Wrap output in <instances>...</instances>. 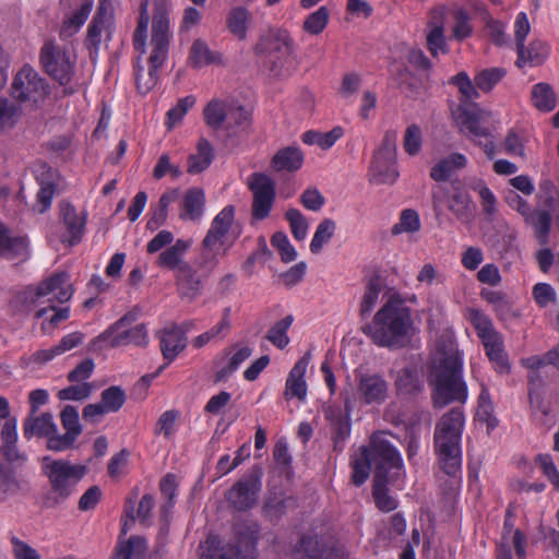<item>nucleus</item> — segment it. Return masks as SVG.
I'll return each mask as SVG.
<instances>
[{
  "label": "nucleus",
  "mask_w": 559,
  "mask_h": 559,
  "mask_svg": "<svg viewBox=\"0 0 559 559\" xmlns=\"http://www.w3.org/2000/svg\"><path fill=\"white\" fill-rule=\"evenodd\" d=\"M126 401V392L118 385H111L105 389L100 394V402L108 413L118 412Z\"/></svg>",
  "instance_id": "bf43d9fd"
},
{
  "label": "nucleus",
  "mask_w": 559,
  "mask_h": 559,
  "mask_svg": "<svg viewBox=\"0 0 559 559\" xmlns=\"http://www.w3.org/2000/svg\"><path fill=\"white\" fill-rule=\"evenodd\" d=\"M111 33H112L111 25H108L105 23H99V22L92 20V23L88 25V28H87V36H86V40H85V44L91 51V55L97 53L100 43H102V35L105 34L106 39L109 40L111 37Z\"/></svg>",
  "instance_id": "5fc2aeb1"
},
{
  "label": "nucleus",
  "mask_w": 559,
  "mask_h": 559,
  "mask_svg": "<svg viewBox=\"0 0 559 559\" xmlns=\"http://www.w3.org/2000/svg\"><path fill=\"white\" fill-rule=\"evenodd\" d=\"M308 367V358L304 356L300 358L288 373L286 379L284 397L286 400L298 399L304 401L307 396V384L305 381V373Z\"/></svg>",
  "instance_id": "393cba45"
},
{
  "label": "nucleus",
  "mask_w": 559,
  "mask_h": 559,
  "mask_svg": "<svg viewBox=\"0 0 559 559\" xmlns=\"http://www.w3.org/2000/svg\"><path fill=\"white\" fill-rule=\"evenodd\" d=\"M179 190L171 189L162 194L157 207L153 211L151 218L146 223L150 230L158 229L167 219L168 206L179 199Z\"/></svg>",
  "instance_id": "58836bf2"
},
{
  "label": "nucleus",
  "mask_w": 559,
  "mask_h": 559,
  "mask_svg": "<svg viewBox=\"0 0 559 559\" xmlns=\"http://www.w3.org/2000/svg\"><path fill=\"white\" fill-rule=\"evenodd\" d=\"M60 419L66 432L58 433L47 441L49 451L61 452L72 450L78 437L82 433V426L79 419V412L75 406L67 405L61 411Z\"/></svg>",
  "instance_id": "2eb2a0df"
},
{
  "label": "nucleus",
  "mask_w": 559,
  "mask_h": 559,
  "mask_svg": "<svg viewBox=\"0 0 559 559\" xmlns=\"http://www.w3.org/2000/svg\"><path fill=\"white\" fill-rule=\"evenodd\" d=\"M147 545L146 540L138 535L123 540L119 537L110 559H139L144 556Z\"/></svg>",
  "instance_id": "72a5a7b5"
},
{
  "label": "nucleus",
  "mask_w": 559,
  "mask_h": 559,
  "mask_svg": "<svg viewBox=\"0 0 559 559\" xmlns=\"http://www.w3.org/2000/svg\"><path fill=\"white\" fill-rule=\"evenodd\" d=\"M187 338L185 330L179 325H171L160 331L159 347L166 366L174 361L176 357L186 348Z\"/></svg>",
  "instance_id": "412c9836"
},
{
  "label": "nucleus",
  "mask_w": 559,
  "mask_h": 559,
  "mask_svg": "<svg viewBox=\"0 0 559 559\" xmlns=\"http://www.w3.org/2000/svg\"><path fill=\"white\" fill-rule=\"evenodd\" d=\"M329 20V9L326 7H320L305 19L302 29L310 35H319L326 27Z\"/></svg>",
  "instance_id": "13d9d810"
},
{
  "label": "nucleus",
  "mask_w": 559,
  "mask_h": 559,
  "mask_svg": "<svg viewBox=\"0 0 559 559\" xmlns=\"http://www.w3.org/2000/svg\"><path fill=\"white\" fill-rule=\"evenodd\" d=\"M294 321V317L288 314L282 320L275 322L272 325L267 333L265 334V338L271 342L275 347L283 349L289 344V337L287 335V331L290 328Z\"/></svg>",
  "instance_id": "3c124183"
},
{
  "label": "nucleus",
  "mask_w": 559,
  "mask_h": 559,
  "mask_svg": "<svg viewBox=\"0 0 559 559\" xmlns=\"http://www.w3.org/2000/svg\"><path fill=\"white\" fill-rule=\"evenodd\" d=\"M429 383L433 386V404L443 407L451 402L464 403L467 386L462 379V360L453 344L441 348L431 364Z\"/></svg>",
  "instance_id": "f257e3e1"
},
{
  "label": "nucleus",
  "mask_w": 559,
  "mask_h": 559,
  "mask_svg": "<svg viewBox=\"0 0 559 559\" xmlns=\"http://www.w3.org/2000/svg\"><path fill=\"white\" fill-rule=\"evenodd\" d=\"M483 299L492 305L498 317L502 321H510L519 318L520 313L512 309L507 295L500 290L483 289L480 293Z\"/></svg>",
  "instance_id": "f704fd0d"
},
{
  "label": "nucleus",
  "mask_w": 559,
  "mask_h": 559,
  "mask_svg": "<svg viewBox=\"0 0 559 559\" xmlns=\"http://www.w3.org/2000/svg\"><path fill=\"white\" fill-rule=\"evenodd\" d=\"M396 131L388 130L384 133L368 169L369 183L391 186L397 180L400 174L396 166Z\"/></svg>",
  "instance_id": "39448f33"
},
{
  "label": "nucleus",
  "mask_w": 559,
  "mask_h": 559,
  "mask_svg": "<svg viewBox=\"0 0 559 559\" xmlns=\"http://www.w3.org/2000/svg\"><path fill=\"white\" fill-rule=\"evenodd\" d=\"M400 440L388 431H376L371 435L369 444L360 448V454H400L396 445Z\"/></svg>",
  "instance_id": "c756f323"
},
{
  "label": "nucleus",
  "mask_w": 559,
  "mask_h": 559,
  "mask_svg": "<svg viewBox=\"0 0 559 559\" xmlns=\"http://www.w3.org/2000/svg\"><path fill=\"white\" fill-rule=\"evenodd\" d=\"M23 436L31 439L33 436L45 437L47 441L53 436H58V427L53 423V417L50 413H43L35 415L31 413L23 423Z\"/></svg>",
  "instance_id": "5701e85b"
},
{
  "label": "nucleus",
  "mask_w": 559,
  "mask_h": 559,
  "mask_svg": "<svg viewBox=\"0 0 559 559\" xmlns=\"http://www.w3.org/2000/svg\"><path fill=\"white\" fill-rule=\"evenodd\" d=\"M48 85L33 68L25 66L15 75L12 83V96L19 102L37 103L45 98Z\"/></svg>",
  "instance_id": "4468645a"
},
{
  "label": "nucleus",
  "mask_w": 559,
  "mask_h": 559,
  "mask_svg": "<svg viewBox=\"0 0 559 559\" xmlns=\"http://www.w3.org/2000/svg\"><path fill=\"white\" fill-rule=\"evenodd\" d=\"M133 344L145 346L147 344V330L145 324H138L132 329L118 332L110 341L111 347H119Z\"/></svg>",
  "instance_id": "79ce46f5"
},
{
  "label": "nucleus",
  "mask_w": 559,
  "mask_h": 559,
  "mask_svg": "<svg viewBox=\"0 0 559 559\" xmlns=\"http://www.w3.org/2000/svg\"><path fill=\"white\" fill-rule=\"evenodd\" d=\"M26 255V239L24 237H12L9 229L0 225V258L14 259Z\"/></svg>",
  "instance_id": "473e14b6"
},
{
  "label": "nucleus",
  "mask_w": 559,
  "mask_h": 559,
  "mask_svg": "<svg viewBox=\"0 0 559 559\" xmlns=\"http://www.w3.org/2000/svg\"><path fill=\"white\" fill-rule=\"evenodd\" d=\"M230 246L226 237L206 233L200 248L199 267L209 274L213 272L219 259L227 254Z\"/></svg>",
  "instance_id": "dca6fc26"
},
{
  "label": "nucleus",
  "mask_w": 559,
  "mask_h": 559,
  "mask_svg": "<svg viewBox=\"0 0 559 559\" xmlns=\"http://www.w3.org/2000/svg\"><path fill=\"white\" fill-rule=\"evenodd\" d=\"M248 17V10L241 7L231 10L228 15V28L234 35H236L240 39H243L246 37Z\"/></svg>",
  "instance_id": "e2e57ef3"
},
{
  "label": "nucleus",
  "mask_w": 559,
  "mask_h": 559,
  "mask_svg": "<svg viewBox=\"0 0 559 559\" xmlns=\"http://www.w3.org/2000/svg\"><path fill=\"white\" fill-rule=\"evenodd\" d=\"M420 221L416 211L412 209L404 210L401 213L400 222L392 228V234L414 233L419 230Z\"/></svg>",
  "instance_id": "774afa93"
},
{
  "label": "nucleus",
  "mask_w": 559,
  "mask_h": 559,
  "mask_svg": "<svg viewBox=\"0 0 559 559\" xmlns=\"http://www.w3.org/2000/svg\"><path fill=\"white\" fill-rule=\"evenodd\" d=\"M294 559H349L341 543L318 535H305L293 551Z\"/></svg>",
  "instance_id": "9d476101"
},
{
  "label": "nucleus",
  "mask_w": 559,
  "mask_h": 559,
  "mask_svg": "<svg viewBox=\"0 0 559 559\" xmlns=\"http://www.w3.org/2000/svg\"><path fill=\"white\" fill-rule=\"evenodd\" d=\"M448 209L462 223L467 224L474 217L475 205L465 190H453L448 198Z\"/></svg>",
  "instance_id": "cd10ccee"
},
{
  "label": "nucleus",
  "mask_w": 559,
  "mask_h": 559,
  "mask_svg": "<svg viewBox=\"0 0 559 559\" xmlns=\"http://www.w3.org/2000/svg\"><path fill=\"white\" fill-rule=\"evenodd\" d=\"M507 74L504 68H488L479 71L475 78V85L478 90L488 93L496 84H498Z\"/></svg>",
  "instance_id": "6e6d98bb"
},
{
  "label": "nucleus",
  "mask_w": 559,
  "mask_h": 559,
  "mask_svg": "<svg viewBox=\"0 0 559 559\" xmlns=\"http://www.w3.org/2000/svg\"><path fill=\"white\" fill-rule=\"evenodd\" d=\"M0 454H17V419L4 420L0 430Z\"/></svg>",
  "instance_id": "a18cd8bd"
},
{
  "label": "nucleus",
  "mask_w": 559,
  "mask_h": 559,
  "mask_svg": "<svg viewBox=\"0 0 559 559\" xmlns=\"http://www.w3.org/2000/svg\"><path fill=\"white\" fill-rule=\"evenodd\" d=\"M154 59V52H151L147 60V66L140 64V59L134 67L135 84L139 93L145 95L151 92L157 84L159 74L158 70L162 68L166 60V56H156Z\"/></svg>",
  "instance_id": "aec40b11"
},
{
  "label": "nucleus",
  "mask_w": 559,
  "mask_h": 559,
  "mask_svg": "<svg viewBox=\"0 0 559 559\" xmlns=\"http://www.w3.org/2000/svg\"><path fill=\"white\" fill-rule=\"evenodd\" d=\"M304 163V154L297 146L281 148L273 156L271 165L276 171H296Z\"/></svg>",
  "instance_id": "7c9ffc66"
},
{
  "label": "nucleus",
  "mask_w": 559,
  "mask_h": 559,
  "mask_svg": "<svg viewBox=\"0 0 559 559\" xmlns=\"http://www.w3.org/2000/svg\"><path fill=\"white\" fill-rule=\"evenodd\" d=\"M393 81L405 97L417 99L420 96V86L407 67L397 68L393 74Z\"/></svg>",
  "instance_id": "37998d69"
},
{
  "label": "nucleus",
  "mask_w": 559,
  "mask_h": 559,
  "mask_svg": "<svg viewBox=\"0 0 559 559\" xmlns=\"http://www.w3.org/2000/svg\"><path fill=\"white\" fill-rule=\"evenodd\" d=\"M252 354L250 347L239 348L228 360L227 365L216 371L214 382L219 383L227 381L229 377L239 368V366L247 360Z\"/></svg>",
  "instance_id": "603ef678"
},
{
  "label": "nucleus",
  "mask_w": 559,
  "mask_h": 559,
  "mask_svg": "<svg viewBox=\"0 0 559 559\" xmlns=\"http://www.w3.org/2000/svg\"><path fill=\"white\" fill-rule=\"evenodd\" d=\"M214 157L212 144L205 138H201L197 144V153L188 157L187 171L192 175L204 171L212 164Z\"/></svg>",
  "instance_id": "2f4dec72"
},
{
  "label": "nucleus",
  "mask_w": 559,
  "mask_h": 559,
  "mask_svg": "<svg viewBox=\"0 0 559 559\" xmlns=\"http://www.w3.org/2000/svg\"><path fill=\"white\" fill-rule=\"evenodd\" d=\"M219 61V55L212 51L207 44L198 38L190 48L189 62L193 68H202Z\"/></svg>",
  "instance_id": "a19ab883"
},
{
  "label": "nucleus",
  "mask_w": 559,
  "mask_h": 559,
  "mask_svg": "<svg viewBox=\"0 0 559 559\" xmlns=\"http://www.w3.org/2000/svg\"><path fill=\"white\" fill-rule=\"evenodd\" d=\"M336 229V224L331 218H324L320 222L313 238L310 242L312 253H319L322 247L330 241Z\"/></svg>",
  "instance_id": "4d7b16f0"
},
{
  "label": "nucleus",
  "mask_w": 559,
  "mask_h": 559,
  "mask_svg": "<svg viewBox=\"0 0 559 559\" xmlns=\"http://www.w3.org/2000/svg\"><path fill=\"white\" fill-rule=\"evenodd\" d=\"M21 115V106L9 99L0 98V132L5 128H12Z\"/></svg>",
  "instance_id": "680f3d73"
},
{
  "label": "nucleus",
  "mask_w": 559,
  "mask_h": 559,
  "mask_svg": "<svg viewBox=\"0 0 559 559\" xmlns=\"http://www.w3.org/2000/svg\"><path fill=\"white\" fill-rule=\"evenodd\" d=\"M466 157L460 153H453L439 160L430 170V177L436 181H445L456 170L466 166Z\"/></svg>",
  "instance_id": "e433bc0d"
},
{
  "label": "nucleus",
  "mask_w": 559,
  "mask_h": 559,
  "mask_svg": "<svg viewBox=\"0 0 559 559\" xmlns=\"http://www.w3.org/2000/svg\"><path fill=\"white\" fill-rule=\"evenodd\" d=\"M421 144L423 133L420 127L416 123L409 124L405 130L403 139V147L405 152L411 156H415L419 153Z\"/></svg>",
  "instance_id": "69168bd1"
},
{
  "label": "nucleus",
  "mask_w": 559,
  "mask_h": 559,
  "mask_svg": "<svg viewBox=\"0 0 559 559\" xmlns=\"http://www.w3.org/2000/svg\"><path fill=\"white\" fill-rule=\"evenodd\" d=\"M518 60L516 66L523 68L525 66L538 67L545 62L548 57L549 48L542 40H533L527 47L523 44L516 48Z\"/></svg>",
  "instance_id": "c85d7f7f"
},
{
  "label": "nucleus",
  "mask_w": 559,
  "mask_h": 559,
  "mask_svg": "<svg viewBox=\"0 0 559 559\" xmlns=\"http://www.w3.org/2000/svg\"><path fill=\"white\" fill-rule=\"evenodd\" d=\"M48 295H52L49 301L60 304L71 299L73 289L67 272L55 273L37 286H27L17 292L11 299L10 306L17 313H29L37 300Z\"/></svg>",
  "instance_id": "20e7f679"
},
{
  "label": "nucleus",
  "mask_w": 559,
  "mask_h": 559,
  "mask_svg": "<svg viewBox=\"0 0 559 559\" xmlns=\"http://www.w3.org/2000/svg\"><path fill=\"white\" fill-rule=\"evenodd\" d=\"M463 425L464 413L461 407H454L441 417L435 432L438 454H459Z\"/></svg>",
  "instance_id": "9b49d317"
},
{
  "label": "nucleus",
  "mask_w": 559,
  "mask_h": 559,
  "mask_svg": "<svg viewBox=\"0 0 559 559\" xmlns=\"http://www.w3.org/2000/svg\"><path fill=\"white\" fill-rule=\"evenodd\" d=\"M205 195L201 188H190L180 203L179 216L182 219L198 221L204 212Z\"/></svg>",
  "instance_id": "bb28decb"
},
{
  "label": "nucleus",
  "mask_w": 559,
  "mask_h": 559,
  "mask_svg": "<svg viewBox=\"0 0 559 559\" xmlns=\"http://www.w3.org/2000/svg\"><path fill=\"white\" fill-rule=\"evenodd\" d=\"M412 325L409 309L404 306L399 296L393 295L378 310L373 320L362 328V331L379 346L400 348L408 343Z\"/></svg>",
  "instance_id": "f03ea898"
},
{
  "label": "nucleus",
  "mask_w": 559,
  "mask_h": 559,
  "mask_svg": "<svg viewBox=\"0 0 559 559\" xmlns=\"http://www.w3.org/2000/svg\"><path fill=\"white\" fill-rule=\"evenodd\" d=\"M59 209L60 221L69 235V237H63L61 241L68 242L70 246L78 245L85 231L86 213L78 212L74 205L68 201H61Z\"/></svg>",
  "instance_id": "a211bd4d"
},
{
  "label": "nucleus",
  "mask_w": 559,
  "mask_h": 559,
  "mask_svg": "<svg viewBox=\"0 0 559 559\" xmlns=\"http://www.w3.org/2000/svg\"><path fill=\"white\" fill-rule=\"evenodd\" d=\"M228 106L229 103L212 99L203 110L206 124L213 130L221 129L226 122Z\"/></svg>",
  "instance_id": "49530a36"
},
{
  "label": "nucleus",
  "mask_w": 559,
  "mask_h": 559,
  "mask_svg": "<svg viewBox=\"0 0 559 559\" xmlns=\"http://www.w3.org/2000/svg\"><path fill=\"white\" fill-rule=\"evenodd\" d=\"M343 133L344 131L341 127H335L325 133L309 130L302 134V142L308 145L317 144L322 150H328L343 136Z\"/></svg>",
  "instance_id": "de8ad7c7"
},
{
  "label": "nucleus",
  "mask_w": 559,
  "mask_h": 559,
  "mask_svg": "<svg viewBox=\"0 0 559 559\" xmlns=\"http://www.w3.org/2000/svg\"><path fill=\"white\" fill-rule=\"evenodd\" d=\"M531 99L534 107L544 112L554 110L557 105V97L554 88L550 84L544 82L537 83L533 86Z\"/></svg>",
  "instance_id": "4c0bfd02"
},
{
  "label": "nucleus",
  "mask_w": 559,
  "mask_h": 559,
  "mask_svg": "<svg viewBox=\"0 0 559 559\" xmlns=\"http://www.w3.org/2000/svg\"><path fill=\"white\" fill-rule=\"evenodd\" d=\"M41 472L50 486L49 491L43 497V504L45 508L53 509L71 497L75 486L86 474V467L66 459L44 456Z\"/></svg>",
  "instance_id": "7ed1b4c3"
},
{
  "label": "nucleus",
  "mask_w": 559,
  "mask_h": 559,
  "mask_svg": "<svg viewBox=\"0 0 559 559\" xmlns=\"http://www.w3.org/2000/svg\"><path fill=\"white\" fill-rule=\"evenodd\" d=\"M523 365L531 370H539L547 365H552L559 369V345L542 356L535 355L524 359Z\"/></svg>",
  "instance_id": "0e129e2a"
},
{
  "label": "nucleus",
  "mask_w": 559,
  "mask_h": 559,
  "mask_svg": "<svg viewBox=\"0 0 559 559\" xmlns=\"http://www.w3.org/2000/svg\"><path fill=\"white\" fill-rule=\"evenodd\" d=\"M255 51L264 55V63L273 75H282L293 51L292 38L287 31L276 29L257 45Z\"/></svg>",
  "instance_id": "1a4fd4ad"
},
{
  "label": "nucleus",
  "mask_w": 559,
  "mask_h": 559,
  "mask_svg": "<svg viewBox=\"0 0 559 559\" xmlns=\"http://www.w3.org/2000/svg\"><path fill=\"white\" fill-rule=\"evenodd\" d=\"M250 122V112L242 105L229 103L225 127L230 132L246 129Z\"/></svg>",
  "instance_id": "864d4df0"
},
{
  "label": "nucleus",
  "mask_w": 559,
  "mask_h": 559,
  "mask_svg": "<svg viewBox=\"0 0 559 559\" xmlns=\"http://www.w3.org/2000/svg\"><path fill=\"white\" fill-rule=\"evenodd\" d=\"M200 559H235L238 554L233 546H221L218 537L212 535L200 546Z\"/></svg>",
  "instance_id": "ea45409f"
},
{
  "label": "nucleus",
  "mask_w": 559,
  "mask_h": 559,
  "mask_svg": "<svg viewBox=\"0 0 559 559\" xmlns=\"http://www.w3.org/2000/svg\"><path fill=\"white\" fill-rule=\"evenodd\" d=\"M358 392L367 404H381L388 395V383L379 374H364L359 378Z\"/></svg>",
  "instance_id": "b1692460"
},
{
  "label": "nucleus",
  "mask_w": 559,
  "mask_h": 559,
  "mask_svg": "<svg viewBox=\"0 0 559 559\" xmlns=\"http://www.w3.org/2000/svg\"><path fill=\"white\" fill-rule=\"evenodd\" d=\"M93 384L83 382L67 386L58 392V399L61 401H82L91 396Z\"/></svg>",
  "instance_id": "338daca9"
},
{
  "label": "nucleus",
  "mask_w": 559,
  "mask_h": 559,
  "mask_svg": "<svg viewBox=\"0 0 559 559\" xmlns=\"http://www.w3.org/2000/svg\"><path fill=\"white\" fill-rule=\"evenodd\" d=\"M471 321L481 340L486 355L495 364L496 370L508 372L510 365L508 354L504 350L503 337L493 328L492 321L479 310L472 311Z\"/></svg>",
  "instance_id": "0eeeda50"
},
{
  "label": "nucleus",
  "mask_w": 559,
  "mask_h": 559,
  "mask_svg": "<svg viewBox=\"0 0 559 559\" xmlns=\"http://www.w3.org/2000/svg\"><path fill=\"white\" fill-rule=\"evenodd\" d=\"M382 287L383 282L379 275H373L369 278L359 307V312L362 318L367 317L376 306Z\"/></svg>",
  "instance_id": "09e8293b"
},
{
  "label": "nucleus",
  "mask_w": 559,
  "mask_h": 559,
  "mask_svg": "<svg viewBox=\"0 0 559 559\" xmlns=\"http://www.w3.org/2000/svg\"><path fill=\"white\" fill-rule=\"evenodd\" d=\"M511 547L520 559L525 557V536L520 530H514V520L510 508L503 523V533L501 542L497 549L496 559H512Z\"/></svg>",
  "instance_id": "f3484780"
},
{
  "label": "nucleus",
  "mask_w": 559,
  "mask_h": 559,
  "mask_svg": "<svg viewBox=\"0 0 559 559\" xmlns=\"http://www.w3.org/2000/svg\"><path fill=\"white\" fill-rule=\"evenodd\" d=\"M262 468L253 466L248 475L238 480L226 493L228 503L238 511H246L254 507L261 490Z\"/></svg>",
  "instance_id": "f8f14e48"
},
{
  "label": "nucleus",
  "mask_w": 559,
  "mask_h": 559,
  "mask_svg": "<svg viewBox=\"0 0 559 559\" xmlns=\"http://www.w3.org/2000/svg\"><path fill=\"white\" fill-rule=\"evenodd\" d=\"M426 34V46L433 58L438 57L439 53H448L449 48L444 36L443 23L435 16L428 25Z\"/></svg>",
  "instance_id": "c9c22d12"
},
{
  "label": "nucleus",
  "mask_w": 559,
  "mask_h": 559,
  "mask_svg": "<svg viewBox=\"0 0 559 559\" xmlns=\"http://www.w3.org/2000/svg\"><path fill=\"white\" fill-rule=\"evenodd\" d=\"M526 222H528L535 229V236L540 245H546L548 240V234L550 231L551 225V214L547 210L536 211L534 213H528L525 216Z\"/></svg>",
  "instance_id": "8fccbe9b"
},
{
  "label": "nucleus",
  "mask_w": 559,
  "mask_h": 559,
  "mask_svg": "<svg viewBox=\"0 0 559 559\" xmlns=\"http://www.w3.org/2000/svg\"><path fill=\"white\" fill-rule=\"evenodd\" d=\"M151 45L154 59H157L156 56L158 55L167 57L169 48V20L163 4L156 5L153 15Z\"/></svg>",
  "instance_id": "6ab92c4d"
},
{
  "label": "nucleus",
  "mask_w": 559,
  "mask_h": 559,
  "mask_svg": "<svg viewBox=\"0 0 559 559\" xmlns=\"http://www.w3.org/2000/svg\"><path fill=\"white\" fill-rule=\"evenodd\" d=\"M395 386L400 394L412 395L423 389L418 372L414 368H403L395 379Z\"/></svg>",
  "instance_id": "c03bdc74"
},
{
  "label": "nucleus",
  "mask_w": 559,
  "mask_h": 559,
  "mask_svg": "<svg viewBox=\"0 0 559 559\" xmlns=\"http://www.w3.org/2000/svg\"><path fill=\"white\" fill-rule=\"evenodd\" d=\"M39 61L43 70L62 86L71 83L76 59L74 53L56 40L48 39L40 48Z\"/></svg>",
  "instance_id": "423d86ee"
},
{
  "label": "nucleus",
  "mask_w": 559,
  "mask_h": 559,
  "mask_svg": "<svg viewBox=\"0 0 559 559\" xmlns=\"http://www.w3.org/2000/svg\"><path fill=\"white\" fill-rule=\"evenodd\" d=\"M235 218V207L225 206L212 221L207 233L226 237Z\"/></svg>",
  "instance_id": "052dcab7"
},
{
  "label": "nucleus",
  "mask_w": 559,
  "mask_h": 559,
  "mask_svg": "<svg viewBox=\"0 0 559 559\" xmlns=\"http://www.w3.org/2000/svg\"><path fill=\"white\" fill-rule=\"evenodd\" d=\"M248 188L253 194L252 217L264 219L275 201V181L264 173H253L248 180Z\"/></svg>",
  "instance_id": "ddd939ff"
},
{
  "label": "nucleus",
  "mask_w": 559,
  "mask_h": 559,
  "mask_svg": "<svg viewBox=\"0 0 559 559\" xmlns=\"http://www.w3.org/2000/svg\"><path fill=\"white\" fill-rule=\"evenodd\" d=\"M176 285L180 298L189 302L197 299L202 292V280L190 264L181 265L176 273Z\"/></svg>",
  "instance_id": "4be33fe9"
},
{
  "label": "nucleus",
  "mask_w": 559,
  "mask_h": 559,
  "mask_svg": "<svg viewBox=\"0 0 559 559\" xmlns=\"http://www.w3.org/2000/svg\"><path fill=\"white\" fill-rule=\"evenodd\" d=\"M21 456H0V492L16 493L21 489L17 468Z\"/></svg>",
  "instance_id": "a878e982"
},
{
  "label": "nucleus",
  "mask_w": 559,
  "mask_h": 559,
  "mask_svg": "<svg viewBox=\"0 0 559 559\" xmlns=\"http://www.w3.org/2000/svg\"><path fill=\"white\" fill-rule=\"evenodd\" d=\"M372 484V496L376 506L383 512L397 508V501L388 493L386 484L396 479L402 469L401 456H377Z\"/></svg>",
  "instance_id": "6e6552de"
}]
</instances>
